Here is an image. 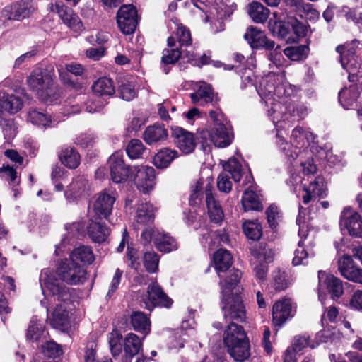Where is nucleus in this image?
<instances>
[{"mask_svg":"<svg viewBox=\"0 0 362 362\" xmlns=\"http://www.w3.org/2000/svg\"><path fill=\"white\" fill-rule=\"evenodd\" d=\"M4 137L9 141L13 139L17 134V125L13 119H2L0 121Z\"/></svg>","mask_w":362,"mask_h":362,"instance_id":"nucleus-57","label":"nucleus"},{"mask_svg":"<svg viewBox=\"0 0 362 362\" xmlns=\"http://www.w3.org/2000/svg\"><path fill=\"white\" fill-rule=\"evenodd\" d=\"M309 48L306 45L288 47L284 50V54L293 61H299L306 58Z\"/></svg>","mask_w":362,"mask_h":362,"instance_id":"nucleus-53","label":"nucleus"},{"mask_svg":"<svg viewBox=\"0 0 362 362\" xmlns=\"http://www.w3.org/2000/svg\"><path fill=\"white\" fill-rule=\"evenodd\" d=\"M86 270L71 259L62 262L57 272L42 269L40 275V283L45 296L42 303L47 307L49 303L56 300H69V288L63 282L69 284L82 283L86 279Z\"/></svg>","mask_w":362,"mask_h":362,"instance_id":"nucleus-1","label":"nucleus"},{"mask_svg":"<svg viewBox=\"0 0 362 362\" xmlns=\"http://www.w3.org/2000/svg\"><path fill=\"white\" fill-rule=\"evenodd\" d=\"M89 189L88 180L83 176H78L67 186L64 195L69 202H73L86 196Z\"/></svg>","mask_w":362,"mask_h":362,"instance_id":"nucleus-22","label":"nucleus"},{"mask_svg":"<svg viewBox=\"0 0 362 362\" xmlns=\"http://www.w3.org/2000/svg\"><path fill=\"white\" fill-rule=\"evenodd\" d=\"M247 338L248 337L243 327L234 322L230 323L226 327L223 334V340L226 347Z\"/></svg>","mask_w":362,"mask_h":362,"instance_id":"nucleus-28","label":"nucleus"},{"mask_svg":"<svg viewBox=\"0 0 362 362\" xmlns=\"http://www.w3.org/2000/svg\"><path fill=\"white\" fill-rule=\"evenodd\" d=\"M355 267L354 262L351 257L349 255H343L338 260V269L344 278L350 276V272Z\"/></svg>","mask_w":362,"mask_h":362,"instance_id":"nucleus-58","label":"nucleus"},{"mask_svg":"<svg viewBox=\"0 0 362 362\" xmlns=\"http://www.w3.org/2000/svg\"><path fill=\"white\" fill-rule=\"evenodd\" d=\"M132 179L139 191L147 193L153 189L156 184V173L153 168L133 166L132 167Z\"/></svg>","mask_w":362,"mask_h":362,"instance_id":"nucleus-7","label":"nucleus"},{"mask_svg":"<svg viewBox=\"0 0 362 362\" xmlns=\"http://www.w3.org/2000/svg\"><path fill=\"white\" fill-rule=\"evenodd\" d=\"M35 10L32 0H20L13 4L9 10V20L21 21L28 17Z\"/></svg>","mask_w":362,"mask_h":362,"instance_id":"nucleus-25","label":"nucleus"},{"mask_svg":"<svg viewBox=\"0 0 362 362\" xmlns=\"http://www.w3.org/2000/svg\"><path fill=\"white\" fill-rule=\"evenodd\" d=\"M298 235L301 239L298 243V248L294 252V257L293 259V264L294 265L305 264L307 263V259L309 257L315 255L313 250L314 245L311 242L305 243L308 235L306 227L304 226H300Z\"/></svg>","mask_w":362,"mask_h":362,"instance_id":"nucleus-12","label":"nucleus"},{"mask_svg":"<svg viewBox=\"0 0 362 362\" xmlns=\"http://www.w3.org/2000/svg\"><path fill=\"white\" fill-rule=\"evenodd\" d=\"M283 76L279 74H269L262 79L259 88L255 87L259 96L265 100L266 104L275 98H281L285 96V89L281 84Z\"/></svg>","mask_w":362,"mask_h":362,"instance_id":"nucleus-4","label":"nucleus"},{"mask_svg":"<svg viewBox=\"0 0 362 362\" xmlns=\"http://www.w3.org/2000/svg\"><path fill=\"white\" fill-rule=\"evenodd\" d=\"M223 172L230 175L234 182H238L242 178V165L235 158H230L228 162L223 165Z\"/></svg>","mask_w":362,"mask_h":362,"instance_id":"nucleus-50","label":"nucleus"},{"mask_svg":"<svg viewBox=\"0 0 362 362\" xmlns=\"http://www.w3.org/2000/svg\"><path fill=\"white\" fill-rule=\"evenodd\" d=\"M274 19L270 18L269 21V30L274 35L281 39H286L287 42H295L296 39L289 36L291 32V24L290 17L286 21L276 20V14L274 13Z\"/></svg>","mask_w":362,"mask_h":362,"instance_id":"nucleus-26","label":"nucleus"},{"mask_svg":"<svg viewBox=\"0 0 362 362\" xmlns=\"http://www.w3.org/2000/svg\"><path fill=\"white\" fill-rule=\"evenodd\" d=\"M244 38L253 49H272L275 45L274 41L267 39L264 32L254 26H250L247 29Z\"/></svg>","mask_w":362,"mask_h":362,"instance_id":"nucleus-19","label":"nucleus"},{"mask_svg":"<svg viewBox=\"0 0 362 362\" xmlns=\"http://www.w3.org/2000/svg\"><path fill=\"white\" fill-rule=\"evenodd\" d=\"M153 219L154 214L153 206L148 202H141L139 204L136 214L137 228H139L140 225L145 226L152 223Z\"/></svg>","mask_w":362,"mask_h":362,"instance_id":"nucleus-38","label":"nucleus"},{"mask_svg":"<svg viewBox=\"0 0 362 362\" xmlns=\"http://www.w3.org/2000/svg\"><path fill=\"white\" fill-rule=\"evenodd\" d=\"M53 76L52 69L38 68L30 73L26 81L30 90L47 103H53L59 95L54 86Z\"/></svg>","mask_w":362,"mask_h":362,"instance_id":"nucleus-2","label":"nucleus"},{"mask_svg":"<svg viewBox=\"0 0 362 362\" xmlns=\"http://www.w3.org/2000/svg\"><path fill=\"white\" fill-rule=\"evenodd\" d=\"M358 95V88L356 85L354 84L339 93V101L344 108L349 109L354 106Z\"/></svg>","mask_w":362,"mask_h":362,"instance_id":"nucleus-39","label":"nucleus"},{"mask_svg":"<svg viewBox=\"0 0 362 362\" xmlns=\"http://www.w3.org/2000/svg\"><path fill=\"white\" fill-rule=\"evenodd\" d=\"M130 322L133 329L139 332L147 334L151 331L149 318L141 311H134L130 315Z\"/></svg>","mask_w":362,"mask_h":362,"instance_id":"nucleus-35","label":"nucleus"},{"mask_svg":"<svg viewBox=\"0 0 362 362\" xmlns=\"http://www.w3.org/2000/svg\"><path fill=\"white\" fill-rule=\"evenodd\" d=\"M280 99L281 101L276 100V98L275 100L272 99L267 104L272 105L269 110V115L272 118L274 123H278L281 120H289L290 116H291V108L294 112V104L292 102L286 100L284 96Z\"/></svg>","mask_w":362,"mask_h":362,"instance_id":"nucleus-13","label":"nucleus"},{"mask_svg":"<svg viewBox=\"0 0 362 362\" xmlns=\"http://www.w3.org/2000/svg\"><path fill=\"white\" fill-rule=\"evenodd\" d=\"M272 287L276 291H284L289 286V281L286 279L284 272L279 269H276L272 274Z\"/></svg>","mask_w":362,"mask_h":362,"instance_id":"nucleus-51","label":"nucleus"},{"mask_svg":"<svg viewBox=\"0 0 362 362\" xmlns=\"http://www.w3.org/2000/svg\"><path fill=\"white\" fill-rule=\"evenodd\" d=\"M241 202L245 211H260L263 209L259 194L250 188L243 193Z\"/></svg>","mask_w":362,"mask_h":362,"instance_id":"nucleus-37","label":"nucleus"},{"mask_svg":"<svg viewBox=\"0 0 362 362\" xmlns=\"http://www.w3.org/2000/svg\"><path fill=\"white\" fill-rule=\"evenodd\" d=\"M314 139L312 132L298 126L294 128L291 136V142L298 149L313 142Z\"/></svg>","mask_w":362,"mask_h":362,"instance_id":"nucleus-36","label":"nucleus"},{"mask_svg":"<svg viewBox=\"0 0 362 362\" xmlns=\"http://www.w3.org/2000/svg\"><path fill=\"white\" fill-rule=\"evenodd\" d=\"M223 306L224 317L228 320L243 322L245 319L246 312L243 300L238 295L223 296Z\"/></svg>","mask_w":362,"mask_h":362,"instance_id":"nucleus-10","label":"nucleus"},{"mask_svg":"<svg viewBox=\"0 0 362 362\" xmlns=\"http://www.w3.org/2000/svg\"><path fill=\"white\" fill-rule=\"evenodd\" d=\"M145 147L139 139H132L127 146L126 151L129 157L132 159H136L141 156Z\"/></svg>","mask_w":362,"mask_h":362,"instance_id":"nucleus-56","label":"nucleus"},{"mask_svg":"<svg viewBox=\"0 0 362 362\" xmlns=\"http://www.w3.org/2000/svg\"><path fill=\"white\" fill-rule=\"evenodd\" d=\"M277 144L289 161H292L298 157L299 151L293 143H288L283 137L278 135Z\"/></svg>","mask_w":362,"mask_h":362,"instance_id":"nucleus-54","label":"nucleus"},{"mask_svg":"<svg viewBox=\"0 0 362 362\" xmlns=\"http://www.w3.org/2000/svg\"><path fill=\"white\" fill-rule=\"evenodd\" d=\"M318 298L322 303L325 291L332 294L333 299L339 298L344 292L342 281L325 271L318 272Z\"/></svg>","mask_w":362,"mask_h":362,"instance_id":"nucleus-5","label":"nucleus"},{"mask_svg":"<svg viewBox=\"0 0 362 362\" xmlns=\"http://www.w3.org/2000/svg\"><path fill=\"white\" fill-rule=\"evenodd\" d=\"M45 334L43 324L36 319H32L26 331V339L31 341H37Z\"/></svg>","mask_w":362,"mask_h":362,"instance_id":"nucleus-48","label":"nucleus"},{"mask_svg":"<svg viewBox=\"0 0 362 362\" xmlns=\"http://www.w3.org/2000/svg\"><path fill=\"white\" fill-rule=\"evenodd\" d=\"M247 12L252 21L257 23L265 22L269 14V10L257 1L249 4Z\"/></svg>","mask_w":362,"mask_h":362,"instance_id":"nucleus-44","label":"nucleus"},{"mask_svg":"<svg viewBox=\"0 0 362 362\" xmlns=\"http://www.w3.org/2000/svg\"><path fill=\"white\" fill-rule=\"evenodd\" d=\"M209 116L213 120V127L209 132L211 141L218 148L229 146L233 138L230 124L218 110H211Z\"/></svg>","mask_w":362,"mask_h":362,"instance_id":"nucleus-3","label":"nucleus"},{"mask_svg":"<svg viewBox=\"0 0 362 362\" xmlns=\"http://www.w3.org/2000/svg\"><path fill=\"white\" fill-rule=\"evenodd\" d=\"M0 96L3 112L14 114L21 110L23 103L21 98L14 95H9L5 92H0Z\"/></svg>","mask_w":362,"mask_h":362,"instance_id":"nucleus-33","label":"nucleus"},{"mask_svg":"<svg viewBox=\"0 0 362 362\" xmlns=\"http://www.w3.org/2000/svg\"><path fill=\"white\" fill-rule=\"evenodd\" d=\"M171 138L174 145L184 154L191 153L197 146L194 134L178 126L171 127Z\"/></svg>","mask_w":362,"mask_h":362,"instance_id":"nucleus-8","label":"nucleus"},{"mask_svg":"<svg viewBox=\"0 0 362 362\" xmlns=\"http://www.w3.org/2000/svg\"><path fill=\"white\" fill-rule=\"evenodd\" d=\"M309 336L306 335H299L295 337L291 347H289L288 349H291V351L293 352H298L303 350L305 347H310L313 349L315 347V345L313 344H310L309 341Z\"/></svg>","mask_w":362,"mask_h":362,"instance_id":"nucleus-61","label":"nucleus"},{"mask_svg":"<svg viewBox=\"0 0 362 362\" xmlns=\"http://www.w3.org/2000/svg\"><path fill=\"white\" fill-rule=\"evenodd\" d=\"M116 198L106 192L98 194L93 206V212L94 215L92 218L95 219L107 218L111 214L113 204Z\"/></svg>","mask_w":362,"mask_h":362,"instance_id":"nucleus-14","label":"nucleus"},{"mask_svg":"<svg viewBox=\"0 0 362 362\" xmlns=\"http://www.w3.org/2000/svg\"><path fill=\"white\" fill-rule=\"evenodd\" d=\"M123 272L119 269H117L112 279L109 284L108 291L107 293L106 297L107 298H110L116 291L119 288V286L121 283L122 276Z\"/></svg>","mask_w":362,"mask_h":362,"instance_id":"nucleus-63","label":"nucleus"},{"mask_svg":"<svg viewBox=\"0 0 362 362\" xmlns=\"http://www.w3.org/2000/svg\"><path fill=\"white\" fill-rule=\"evenodd\" d=\"M242 276V273L238 269H233L225 281H221V292L223 296L238 295L240 292L238 283Z\"/></svg>","mask_w":362,"mask_h":362,"instance_id":"nucleus-29","label":"nucleus"},{"mask_svg":"<svg viewBox=\"0 0 362 362\" xmlns=\"http://www.w3.org/2000/svg\"><path fill=\"white\" fill-rule=\"evenodd\" d=\"M340 223L347 229L349 235L362 238V218L358 213L352 211L350 209H344Z\"/></svg>","mask_w":362,"mask_h":362,"instance_id":"nucleus-20","label":"nucleus"},{"mask_svg":"<svg viewBox=\"0 0 362 362\" xmlns=\"http://www.w3.org/2000/svg\"><path fill=\"white\" fill-rule=\"evenodd\" d=\"M159 257L153 251L146 252L144 256V264L146 270L150 273L156 272L158 270Z\"/></svg>","mask_w":362,"mask_h":362,"instance_id":"nucleus-59","label":"nucleus"},{"mask_svg":"<svg viewBox=\"0 0 362 362\" xmlns=\"http://www.w3.org/2000/svg\"><path fill=\"white\" fill-rule=\"evenodd\" d=\"M142 348L141 339L134 333H129L124 340V356L132 358L138 354Z\"/></svg>","mask_w":362,"mask_h":362,"instance_id":"nucleus-34","label":"nucleus"},{"mask_svg":"<svg viewBox=\"0 0 362 362\" xmlns=\"http://www.w3.org/2000/svg\"><path fill=\"white\" fill-rule=\"evenodd\" d=\"M327 188L321 177H315L308 185L303 184L302 199L305 204L318 201L327 195Z\"/></svg>","mask_w":362,"mask_h":362,"instance_id":"nucleus-15","label":"nucleus"},{"mask_svg":"<svg viewBox=\"0 0 362 362\" xmlns=\"http://www.w3.org/2000/svg\"><path fill=\"white\" fill-rule=\"evenodd\" d=\"M154 244L162 252H170L177 248L176 240L172 236L162 232L156 233Z\"/></svg>","mask_w":362,"mask_h":362,"instance_id":"nucleus-42","label":"nucleus"},{"mask_svg":"<svg viewBox=\"0 0 362 362\" xmlns=\"http://www.w3.org/2000/svg\"><path fill=\"white\" fill-rule=\"evenodd\" d=\"M118 83V93L121 98L130 101L136 96L134 85L128 78H119Z\"/></svg>","mask_w":362,"mask_h":362,"instance_id":"nucleus-47","label":"nucleus"},{"mask_svg":"<svg viewBox=\"0 0 362 362\" xmlns=\"http://www.w3.org/2000/svg\"><path fill=\"white\" fill-rule=\"evenodd\" d=\"M70 259L75 262L79 261L83 264H90L95 260V256L90 247L81 245L73 250L70 255Z\"/></svg>","mask_w":362,"mask_h":362,"instance_id":"nucleus-46","label":"nucleus"},{"mask_svg":"<svg viewBox=\"0 0 362 362\" xmlns=\"http://www.w3.org/2000/svg\"><path fill=\"white\" fill-rule=\"evenodd\" d=\"M148 301L144 300V308L151 310L155 305L169 308L173 300L163 291L160 286L156 282L148 287Z\"/></svg>","mask_w":362,"mask_h":362,"instance_id":"nucleus-16","label":"nucleus"},{"mask_svg":"<svg viewBox=\"0 0 362 362\" xmlns=\"http://www.w3.org/2000/svg\"><path fill=\"white\" fill-rule=\"evenodd\" d=\"M107 164L111 178L115 183H120L127 178L132 180V167L126 166L119 152L113 153L108 159Z\"/></svg>","mask_w":362,"mask_h":362,"instance_id":"nucleus-11","label":"nucleus"},{"mask_svg":"<svg viewBox=\"0 0 362 362\" xmlns=\"http://www.w3.org/2000/svg\"><path fill=\"white\" fill-rule=\"evenodd\" d=\"M59 158L62 164L71 169L76 168L80 164V155L74 148L66 147L62 149Z\"/></svg>","mask_w":362,"mask_h":362,"instance_id":"nucleus-43","label":"nucleus"},{"mask_svg":"<svg viewBox=\"0 0 362 362\" xmlns=\"http://www.w3.org/2000/svg\"><path fill=\"white\" fill-rule=\"evenodd\" d=\"M117 22L120 30L125 35L134 32L137 25V13L132 4L122 6L117 11Z\"/></svg>","mask_w":362,"mask_h":362,"instance_id":"nucleus-9","label":"nucleus"},{"mask_svg":"<svg viewBox=\"0 0 362 362\" xmlns=\"http://www.w3.org/2000/svg\"><path fill=\"white\" fill-rule=\"evenodd\" d=\"M359 44L360 42L358 40H354L336 47V52L339 54V62L344 69H349V65L350 66L357 65L356 57Z\"/></svg>","mask_w":362,"mask_h":362,"instance_id":"nucleus-17","label":"nucleus"},{"mask_svg":"<svg viewBox=\"0 0 362 362\" xmlns=\"http://www.w3.org/2000/svg\"><path fill=\"white\" fill-rule=\"evenodd\" d=\"M214 263L218 273L225 272L232 265V255L225 249L218 250L214 255Z\"/></svg>","mask_w":362,"mask_h":362,"instance_id":"nucleus-40","label":"nucleus"},{"mask_svg":"<svg viewBox=\"0 0 362 362\" xmlns=\"http://www.w3.org/2000/svg\"><path fill=\"white\" fill-rule=\"evenodd\" d=\"M48 10L50 12L57 13L63 23L74 32L83 30V23L78 16L71 8L64 5L62 1L49 3Z\"/></svg>","mask_w":362,"mask_h":362,"instance_id":"nucleus-6","label":"nucleus"},{"mask_svg":"<svg viewBox=\"0 0 362 362\" xmlns=\"http://www.w3.org/2000/svg\"><path fill=\"white\" fill-rule=\"evenodd\" d=\"M206 202L211 221L216 223L221 222L223 219L224 214L219 202L215 198H208V200Z\"/></svg>","mask_w":362,"mask_h":362,"instance_id":"nucleus-49","label":"nucleus"},{"mask_svg":"<svg viewBox=\"0 0 362 362\" xmlns=\"http://www.w3.org/2000/svg\"><path fill=\"white\" fill-rule=\"evenodd\" d=\"M251 253L259 262H264L268 264L273 261L274 252L266 246L262 245L257 246L252 250Z\"/></svg>","mask_w":362,"mask_h":362,"instance_id":"nucleus-55","label":"nucleus"},{"mask_svg":"<svg viewBox=\"0 0 362 362\" xmlns=\"http://www.w3.org/2000/svg\"><path fill=\"white\" fill-rule=\"evenodd\" d=\"M168 137V129L163 125L157 124L146 127L143 134L144 140L149 145L165 141Z\"/></svg>","mask_w":362,"mask_h":362,"instance_id":"nucleus-27","label":"nucleus"},{"mask_svg":"<svg viewBox=\"0 0 362 362\" xmlns=\"http://www.w3.org/2000/svg\"><path fill=\"white\" fill-rule=\"evenodd\" d=\"M93 93L97 95H112L115 93L113 81L107 77L98 79L92 86Z\"/></svg>","mask_w":362,"mask_h":362,"instance_id":"nucleus-45","label":"nucleus"},{"mask_svg":"<svg viewBox=\"0 0 362 362\" xmlns=\"http://www.w3.org/2000/svg\"><path fill=\"white\" fill-rule=\"evenodd\" d=\"M177 156L178 153L176 150L164 148L154 156L153 164L158 168H165Z\"/></svg>","mask_w":362,"mask_h":362,"instance_id":"nucleus-41","label":"nucleus"},{"mask_svg":"<svg viewBox=\"0 0 362 362\" xmlns=\"http://www.w3.org/2000/svg\"><path fill=\"white\" fill-rule=\"evenodd\" d=\"M291 311L292 304L290 298H283L276 302L272 309L274 326H281L291 316Z\"/></svg>","mask_w":362,"mask_h":362,"instance_id":"nucleus-23","label":"nucleus"},{"mask_svg":"<svg viewBox=\"0 0 362 362\" xmlns=\"http://www.w3.org/2000/svg\"><path fill=\"white\" fill-rule=\"evenodd\" d=\"M27 119L34 126L42 129L52 127L55 123L51 115L34 109L28 112Z\"/></svg>","mask_w":362,"mask_h":362,"instance_id":"nucleus-32","label":"nucleus"},{"mask_svg":"<svg viewBox=\"0 0 362 362\" xmlns=\"http://www.w3.org/2000/svg\"><path fill=\"white\" fill-rule=\"evenodd\" d=\"M181 46H188L192 43L191 33L189 29L180 25L177 26L176 38Z\"/></svg>","mask_w":362,"mask_h":362,"instance_id":"nucleus-62","label":"nucleus"},{"mask_svg":"<svg viewBox=\"0 0 362 362\" xmlns=\"http://www.w3.org/2000/svg\"><path fill=\"white\" fill-rule=\"evenodd\" d=\"M91 218L87 227V233L90 240L94 243H101L105 242L110 235V230L106 226L93 220Z\"/></svg>","mask_w":362,"mask_h":362,"instance_id":"nucleus-31","label":"nucleus"},{"mask_svg":"<svg viewBox=\"0 0 362 362\" xmlns=\"http://www.w3.org/2000/svg\"><path fill=\"white\" fill-rule=\"evenodd\" d=\"M168 48L163 51L161 57V64L165 74H168L170 68L168 65L175 64L180 58L182 52L176 47V40L175 37L170 36L167 40Z\"/></svg>","mask_w":362,"mask_h":362,"instance_id":"nucleus-24","label":"nucleus"},{"mask_svg":"<svg viewBox=\"0 0 362 362\" xmlns=\"http://www.w3.org/2000/svg\"><path fill=\"white\" fill-rule=\"evenodd\" d=\"M190 98L192 103L202 106H206L211 103L215 107L219 101L211 86L204 82L200 83L197 90L190 94Z\"/></svg>","mask_w":362,"mask_h":362,"instance_id":"nucleus-18","label":"nucleus"},{"mask_svg":"<svg viewBox=\"0 0 362 362\" xmlns=\"http://www.w3.org/2000/svg\"><path fill=\"white\" fill-rule=\"evenodd\" d=\"M42 351L45 356L50 358H55L62 354L60 345L53 341H47L42 345Z\"/></svg>","mask_w":362,"mask_h":362,"instance_id":"nucleus-60","label":"nucleus"},{"mask_svg":"<svg viewBox=\"0 0 362 362\" xmlns=\"http://www.w3.org/2000/svg\"><path fill=\"white\" fill-rule=\"evenodd\" d=\"M243 229L245 235L252 240H259L262 235V226L257 221H247L245 222Z\"/></svg>","mask_w":362,"mask_h":362,"instance_id":"nucleus-52","label":"nucleus"},{"mask_svg":"<svg viewBox=\"0 0 362 362\" xmlns=\"http://www.w3.org/2000/svg\"><path fill=\"white\" fill-rule=\"evenodd\" d=\"M217 187L218 189L224 193H229L232 189V182L230 180V175L226 173H221L217 178Z\"/></svg>","mask_w":362,"mask_h":362,"instance_id":"nucleus-64","label":"nucleus"},{"mask_svg":"<svg viewBox=\"0 0 362 362\" xmlns=\"http://www.w3.org/2000/svg\"><path fill=\"white\" fill-rule=\"evenodd\" d=\"M226 348L230 356L236 361L243 362L250 356V346L248 338L228 346Z\"/></svg>","mask_w":362,"mask_h":362,"instance_id":"nucleus-30","label":"nucleus"},{"mask_svg":"<svg viewBox=\"0 0 362 362\" xmlns=\"http://www.w3.org/2000/svg\"><path fill=\"white\" fill-rule=\"evenodd\" d=\"M43 300H41V302ZM66 301L58 300L52 301L47 307L45 304H41L47 309V312L52 306H54V310L50 318V324L55 329H62L68 324V311L66 310L64 304Z\"/></svg>","mask_w":362,"mask_h":362,"instance_id":"nucleus-21","label":"nucleus"}]
</instances>
